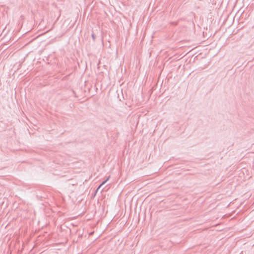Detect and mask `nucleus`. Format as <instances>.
Here are the masks:
<instances>
[{
    "label": "nucleus",
    "instance_id": "nucleus-1",
    "mask_svg": "<svg viewBox=\"0 0 254 254\" xmlns=\"http://www.w3.org/2000/svg\"><path fill=\"white\" fill-rule=\"evenodd\" d=\"M110 178V176L108 177V178L106 180H105L104 181H103L101 184L98 187V189H97V190L102 186L104 184H105L106 182H107V181Z\"/></svg>",
    "mask_w": 254,
    "mask_h": 254
},
{
    "label": "nucleus",
    "instance_id": "nucleus-2",
    "mask_svg": "<svg viewBox=\"0 0 254 254\" xmlns=\"http://www.w3.org/2000/svg\"><path fill=\"white\" fill-rule=\"evenodd\" d=\"M91 37H92V39H93V41H95V39H96V37H95V34H94L93 33H92V35H91Z\"/></svg>",
    "mask_w": 254,
    "mask_h": 254
}]
</instances>
